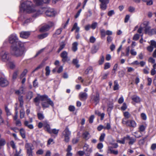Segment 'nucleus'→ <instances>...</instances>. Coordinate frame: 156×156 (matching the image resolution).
<instances>
[{"mask_svg": "<svg viewBox=\"0 0 156 156\" xmlns=\"http://www.w3.org/2000/svg\"><path fill=\"white\" fill-rule=\"evenodd\" d=\"M20 3L21 5L20 7V11H25L29 13H35L32 16L33 18H35L40 14H42L44 11L45 12L46 15L48 16H53L55 15V11L51 9H49L44 11H42V9L41 10L36 11L34 8V5L31 1H21Z\"/></svg>", "mask_w": 156, "mask_h": 156, "instance_id": "1", "label": "nucleus"}, {"mask_svg": "<svg viewBox=\"0 0 156 156\" xmlns=\"http://www.w3.org/2000/svg\"><path fill=\"white\" fill-rule=\"evenodd\" d=\"M17 44L12 45L10 48V53L16 57L21 56L24 52L25 49L23 44L22 42L17 43Z\"/></svg>", "mask_w": 156, "mask_h": 156, "instance_id": "2", "label": "nucleus"}, {"mask_svg": "<svg viewBox=\"0 0 156 156\" xmlns=\"http://www.w3.org/2000/svg\"><path fill=\"white\" fill-rule=\"evenodd\" d=\"M46 101L48 102L52 107L54 106V103L53 101L49 98H48L47 95H38L34 99V101L36 103V105H38L40 101Z\"/></svg>", "mask_w": 156, "mask_h": 156, "instance_id": "3", "label": "nucleus"}, {"mask_svg": "<svg viewBox=\"0 0 156 156\" xmlns=\"http://www.w3.org/2000/svg\"><path fill=\"white\" fill-rule=\"evenodd\" d=\"M71 132L69 130L68 127H66L62 133V137L64 139V141L66 142L69 141Z\"/></svg>", "mask_w": 156, "mask_h": 156, "instance_id": "4", "label": "nucleus"}, {"mask_svg": "<svg viewBox=\"0 0 156 156\" xmlns=\"http://www.w3.org/2000/svg\"><path fill=\"white\" fill-rule=\"evenodd\" d=\"M9 42L10 43L12 44V45L17 44V43L21 42L18 40L16 34H12L9 37Z\"/></svg>", "mask_w": 156, "mask_h": 156, "instance_id": "5", "label": "nucleus"}, {"mask_svg": "<svg viewBox=\"0 0 156 156\" xmlns=\"http://www.w3.org/2000/svg\"><path fill=\"white\" fill-rule=\"evenodd\" d=\"M122 123L128 126L133 128H135L137 126L136 122L134 120H126V119H123Z\"/></svg>", "mask_w": 156, "mask_h": 156, "instance_id": "6", "label": "nucleus"}, {"mask_svg": "<svg viewBox=\"0 0 156 156\" xmlns=\"http://www.w3.org/2000/svg\"><path fill=\"white\" fill-rule=\"evenodd\" d=\"M100 94L97 91L94 94H92L91 96V101L96 105L100 101Z\"/></svg>", "mask_w": 156, "mask_h": 156, "instance_id": "7", "label": "nucleus"}, {"mask_svg": "<svg viewBox=\"0 0 156 156\" xmlns=\"http://www.w3.org/2000/svg\"><path fill=\"white\" fill-rule=\"evenodd\" d=\"M2 59V61L4 62H8L11 58V56L7 52L2 51L0 54Z\"/></svg>", "mask_w": 156, "mask_h": 156, "instance_id": "8", "label": "nucleus"}, {"mask_svg": "<svg viewBox=\"0 0 156 156\" xmlns=\"http://www.w3.org/2000/svg\"><path fill=\"white\" fill-rule=\"evenodd\" d=\"M54 25V23L52 22L49 23L48 24L42 26L40 29V31L41 32H43L47 31L49 30L50 28L52 27Z\"/></svg>", "mask_w": 156, "mask_h": 156, "instance_id": "9", "label": "nucleus"}, {"mask_svg": "<svg viewBox=\"0 0 156 156\" xmlns=\"http://www.w3.org/2000/svg\"><path fill=\"white\" fill-rule=\"evenodd\" d=\"M101 2L100 8L103 10H105L107 8V4L109 3V0H99Z\"/></svg>", "mask_w": 156, "mask_h": 156, "instance_id": "10", "label": "nucleus"}, {"mask_svg": "<svg viewBox=\"0 0 156 156\" xmlns=\"http://www.w3.org/2000/svg\"><path fill=\"white\" fill-rule=\"evenodd\" d=\"M9 84V82L5 78H0V86L2 87L7 86Z\"/></svg>", "mask_w": 156, "mask_h": 156, "instance_id": "11", "label": "nucleus"}, {"mask_svg": "<svg viewBox=\"0 0 156 156\" xmlns=\"http://www.w3.org/2000/svg\"><path fill=\"white\" fill-rule=\"evenodd\" d=\"M67 55L68 53L67 52L65 51H63L61 53V57L62 58V61L63 62H65L69 60Z\"/></svg>", "mask_w": 156, "mask_h": 156, "instance_id": "12", "label": "nucleus"}, {"mask_svg": "<svg viewBox=\"0 0 156 156\" xmlns=\"http://www.w3.org/2000/svg\"><path fill=\"white\" fill-rule=\"evenodd\" d=\"M49 0H34V3L36 5L39 6L44 4H47L49 2Z\"/></svg>", "mask_w": 156, "mask_h": 156, "instance_id": "13", "label": "nucleus"}, {"mask_svg": "<svg viewBox=\"0 0 156 156\" xmlns=\"http://www.w3.org/2000/svg\"><path fill=\"white\" fill-rule=\"evenodd\" d=\"M149 22H144L143 24L145 28V34H150V27L148 26Z\"/></svg>", "mask_w": 156, "mask_h": 156, "instance_id": "14", "label": "nucleus"}, {"mask_svg": "<svg viewBox=\"0 0 156 156\" xmlns=\"http://www.w3.org/2000/svg\"><path fill=\"white\" fill-rule=\"evenodd\" d=\"M79 98L81 101H85L87 98V94L83 92H81L79 94Z\"/></svg>", "mask_w": 156, "mask_h": 156, "instance_id": "15", "label": "nucleus"}, {"mask_svg": "<svg viewBox=\"0 0 156 156\" xmlns=\"http://www.w3.org/2000/svg\"><path fill=\"white\" fill-rule=\"evenodd\" d=\"M30 34L29 32L22 31L20 33V37L23 38H27L29 37Z\"/></svg>", "mask_w": 156, "mask_h": 156, "instance_id": "16", "label": "nucleus"}, {"mask_svg": "<svg viewBox=\"0 0 156 156\" xmlns=\"http://www.w3.org/2000/svg\"><path fill=\"white\" fill-rule=\"evenodd\" d=\"M83 150L85 151V153L87 154H88L90 153L92 151V150L89 148V145L87 144H85L83 147Z\"/></svg>", "mask_w": 156, "mask_h": 156, "instance_id": "17", "label": "nucleus"}, {"mask_svg": "<svg viewBox=\"0 0 156 156\" xmlns=\"http://www.w3.org/2000/svg\"><path fill=\"white\" fill-rule=\"evenodd\" d=\"M25 147L27 150V151H32L34 149L33 145L30 143H26L25 145Z\"/></svg>", "mask_w": 156, "mask_h": 156, "instance_id": "18", "label": "nucleus"}, {"mask_svg": "<svg viewBox=\"0 0 156 156\" xmlns=\"http://www.w3.org/2000/svg\"><path fill=\"white\" fill-rule=\"evenodd\" d=\"M82 137L83 139L87 140L90 138V136L88 132L85 131L83 133Z\"/></svg>", "mask_w": 156, "mask_h": 156, "instance_id": "19", "label": "nucleus"}, {"mask_svg": "<svg viewBox=\"0 0 156 156\" xmlns=\"http://www.w3.org/2000/svg\"><path fill=\"white\" fill-rule=\"evenodd\" d=\"M127 140H129V145H132L135 142L136 139L132 137H131L128 135L126 136Z\"/></svg>", "mask_w": 156, "mask_h": 156, "instance_id": "20", "label": "nucleus"}, {"mask_svg": "<svg viewBox=\"0 0 156 156\" xmlns=\"http://www.w3.org/2000/svg\"><path fill=\"white\" fill-rule=\"evenodd\" d=\"M132 100L134 102L138 103L140 101V98L138 96L134 95L132 97Z\"/></svg>", "mask_w": 156, "mask_h": 156, "instance_id": "21", "label": "nucleus"}, {"mask_svg": "<svg viewBox=\"0 0 156 156\" xmlns=\"http://www.w3.org/2000/svg\"><path fill=\"white\" fill-rule=\"evenodd\" d=\"M29 123V122L28 121L25 120L24 122V125L30 129H33L34 128L33 125L32 124H30Z\"/></svg>", "mask_w": 156, "mask_h": 156, "instance_id": "22", "label": "nucleus"}, {"mask_svg": "<svg viewBox=\"0 0 156 156\" xmlns=\"http://www.w3.org/2000/svg\"><path fill=\"white\" fill-rule=\"evenodd\" d=\"M74 30H76V32L78 33L80 30V27L78 26L77 23H75L71 30V31H73Z\"/></svg>", "mask_w": 156, "mask_h": 156, "instance_id": "23", "label": "nucleus"}, {"mask_svg": "<svg viewBox=\"0 0 156 156\" xmlns=\"http://www.w3.org/2000/svg\"><path fill=\"white\" fill-rule=\"evenodd\" d=\"M33 93L31 91H29L27 93L26 99L28 100H30L33 97Z\"/></svg>", "mask_w": 156, "mask_h": 156, "instance_id": "24", "label": "nucleus"}, {"mask_svg": "<svg viewBox=\"0 0 156 156\" xmlns=\"http://www.w3.org/2000/svg\"><path fill=\"white\" fill-rule=\"evenodd\" d=\"M43 126L44 127V128L46 129L48 132L49 133L51 132V129H50V125L47 122L44 123Z\"/></svg>", "mask_w": 156, "mask_h": 156, "instance_id": "25", "label": "nucleus"}, {"mask_svg": "<svg viewBox=\"0 0 156 156\" xmlns=\"http://www.w3.org/2000/svg\"><path fill=\"white\" fill-rule=\"evenodd\" d=\"M78 43L77 42H75L72 44V50L74 51L75 52L77 50V46Z\"/></svg>", "mask_w": 156, "mask_h": 156, "instance_id": "26", "label": "nucleus"}, {"mask_svg": "<svg viewBox=\"0 0 156 156\" xmlns=\"http://www.w3.org/2000/svg\"><path fill=\"white\" fill-rule=\"evenodd\" d=\"M41 104L43 108H46L49 107V105H51L49 103L46 101H43Z\"/></svg>", "mask_w": 156, "mask_h": 156, "instance_id": "27", "label": "nucleus"}, {"mask_svg": "<svg viewBox=\"0 0 156 156\" xmlns=\"http://www.w3.org/2000/svg\"><path fill=\"white\" fill-rule=\"evenodd\" d=\"M25 112L24 110V108H21L20 111V117L22 119L24 117Z\"/></svg>", "mask_w": 156, "mask_h": 156, "instance_id": "28", "label": "nucleus"}, {"mask_svg": "<svg viewBox=\"0 0 156 156\" xmlns=\"http://www.w3.org/2000/svg\"><path fill=\"white\" fill-rule=\"evenodd\" d=\"M6 143L5 139L4 138H0V149L1 147L4 146Z\"/></svg>", "mask_w": 156, "mask_h": 156, "instance_id": "29", "label": "nucleus"}, {"mask_svg": "<svg viewBox=\"0 0 156 156\" xmlns=\"http://www.w3.org/2000/svg\"><path fill=\"white\" fill-rule=\"evenodd\" d=\"M48 34L47 33H44L38 35V37L40 39H43L46 37L48 35Z\"/></svg>", "mask_w": 156, "mask_h": 156, "instance_id": "30", "label": "nucleus"}, {"mask_svg": "<svg viewBox=\"0 0 156 156\" xmlns=\"http://www.w3.org/2000/svg\"><path fill=\"white\" fill-rule=\"evenodd\" d=\"M105 31L103 29H101L100 30V32L101 35V38H104L105 37L106 34Z\"/></svg>", "mask_w": 156, "mask_h": 156, "instance_id": "31", "label": "nucleus"}, {"mask_svg": "<svg viewBox=\"0 0 156 156\" xmlns=\"http://www.w3.org/2000/svg\"><path fill=\"white\" fill-rule=\"evenodd\" d=\"M92 68L91 67H88L85 71V73L86 74H87L90 73H91L92 71Z\"/></svg>", "mask_w": 156, "mask_h": 156, "instance_id": "32", "label": "nucleus"}, {"mask_svg": "<svg viewBox=\"0 0 156 156\" xmlns=\"http://www.w3.org/2000/svg\"><path fill=\"white\" fill-rule=\"evenodd\" d=\"M34 20V19L31 18H30L29 19H27L26 20H25L24 22H23V24H27L30 22H32Z\"/></svg>", "mask_w": 156, "mask_h": 156, "instance_id": "33", "label": "nucleus"}, {"mask_svg": "<svg viewBox=\"0 0 156 156\" xmlns=\"http://www.w3.org/2000/svg\"><path fill=\"white\" fill-rule=\"evenodd\" d=\"M25 131L23 129H21L20 130V133L22 137L24 138L25 137Z\"/></svg>", "mask_w": 156, "mask_h": 156, "instance_id": "34", "label": "nucleus"}, {"mask_svg": "<svg viewBox=\"0 0 156 156\" xmlns=\"http://www.w3.org/2000/svg\"><path fill=\"white\" fill-rule=\"evenodd\" d=\"M38 119L40 120H42L44 119V115L41 113H38L37 114Z\"/></svg>", "mask_w": 156, "mask_h": 156, "instance_id": "35", "label": "nucleus"}, {"mask_svg": "<svg viewBox=\"0 0 156 156\" xmlns=\"http://www.w3.org/2000/svg\"><path fill=\"white\" fill-rule=\"evenodd\" d=\"M8 62V65L11 69H13L15 67V65L13 62H11L10 61H9Z\"/></svg>", "mask_w": 156, "mask_h": 156, "instance_id": "36", "label": "nucleus"}, {"mask_svg": "<svg viewBox=\"0 0 156 156\" xmlns=\"http://www.w3.org/2000/svg\"><path fill=\"white\" fill-rule=\"evenodd\" d=\"M45 70L46 71V76H48L49 75L50 72V70L49 67V66H47L46 67Z\"/></svg>", "mask_w": 156, "mask_h": 156, "instance_id": "37", "label": "nucleus"}, {"mask_svg": "<svg viewBox=\"0 0 156 156\" xmlns=\"http://www.w3.org/2000/svg\"><path fill=\"white\" fill-rule=\"evenodd\" d=\"M73 63L76 66L77 68H78L80 67V65L78 64V61L76 59H74L73 61Z\"/></svg>", "mask_w": 156, "mask_h": 156, "instance_id": "38", "label": "nucleus"}, {"mask_svg": "<svg viewBox=\"0 0 156 156\" xmlns=\"http://www.w3.org/2000/svg\"><path fill=\"white\" fill-rule=\"evenodd\" d=\"M65 46V44L63 42L61 43L60 44V46L58 50V52H59L62 50Z\"/></svg>", "mask_w": 156, "mask_h": 156, "instance_id": "39", "label": "nucleus"}, {"mask_svg": "<svg viewBox=\"0 0 156 156\" xmlns=\"http://www.w3.org/2000/svg\"><path fill=\"white\" fill-rule=\"evenodd\" d=\"M145 129V127L143 125H141L139 128V131L140 132H143L144 131Z\"/></svg>", "mask_w": 156, "mask_h": 156, "instance_id": "40", "label": "nucleus"}, {"mask_svg": "<svg viewBox=\"0 0 156 156\" xmlns=\"http://www.w3.org/2000/svg\"><path fill=\"white\" fill-rule=\"evenodd\" d=\"M5 109L6 114L7 116L10 115H11V113L10 111V110L8 108L7 106H5Z\"/></svg>", "mask_w": 156, "mask_h": 156, "instance_id": "41", "label": "nucleus"}, {"mask_svg": "<svg viewBox=\"0 0 156 156\" xmlns=\"http://www.w3.org/2000/svg\"><path fill=\"white\" fill-rule=\"evenodd\" d=\"M59 131V129H54L52 130L51 129V132H50L49 133H52L54 134L57 135Z\"/></svg>", "mask_w": 156, "mask_h": 156, "instance_id": "42", "label": "nucleus"}, {"mask_svg": "<svg viewBox=\"0 0 156 156\" xmlns=\"http://www.w3.org/2000/svg\"><path fill=\"white\" fill-rule=\"evenodd\" d=\"M124 115L126 119H129L131 117V115L128 112H126L124 113Z\"/></svg>", "mask_w": 156, "mask_h": 156, "instance_id": "43", "label": "nucleus"}, {"mask_svg": "<svg viewBox=\"0 0 156 156\" xmlns=\"http://www.w3.org/2000/svg\"><path fill=\"white\" fill-rule=\"evenodd\" d=\"M108 108L107 111H110L113 108V104L112 102H110L108 104Z\"/></svg>", "mask_w": 156, "mask_h": 156, "instance_id": "44", "label": "nucleus"}, {"mask_svg": "<svg viewBox=\"0 0 156 156\" xmlns=\"http://www.w3.org/2000/svg\"><path fill=\"white\" fill-rule=\"evenodd\" d=\"M127 140L126 136L124 137L121 140H118L117 142L122 144H124L125 143V140Z\"/></svg>", "mask_w": 156, "mask_h": 156, "instance_id": "45", "label": "nucleus"}, {"mask_svg": "<svg viewBox=\"0 0 156 156\" xmlns=\"http://www.w3.org/2000/svg\"><path fill=\"white\" fill-rule=\"evenodd\" d=\"M27 72V70L26 69H24V70H23V72L20 76V78H23L24 76L26 75Z\"/></svg>", "mask_w": 156, "mask_h": 156, "instance_id": "46", "label": "nucleus"}, {"mask_svg": "<svg viewBox=\"0 0 156 156\" xmlns=\"http://www.w3.org/2000/svg\"><path fill=\"white\" fill-rule=\"evenodd\" d=\"M109 150L110 151L111 153L113 154H118L117 151H115L112 150L111 147H109Z\"/></svg>", "mask_w": 156, "mask_h": 156, "instance_id": "47", "label": "nucleus"}, {"mask_svg": "<svg viewBox=\"0 0 156 156\" xmlns=\"http://www.w3.org/2000/svg\"><path fill=\"white\" fill-rule=\"evenodd\" d=\"M21 151V150L20 148L19 149V151H18L17 150H16V153L14 156H23V155L20 154Z\"/></svg>", "mask_w": 156, "mask_h": 156, "instance_id": "48", "label": "nucleus"}, {"mask_svg": "<svg viewBox=\"0 0 156 156\" xmlns=\"http://www.w3.org/2000/svg\"><path fill=\"white\" fill-rule=\"evenodd\" d=\"M140 37L139 34H136L134 35L133 37V40L134 41H137L139 39Z\"/></svg>", "mask_w": 156, "mask_h": 156, "instance_id": "49", "label": "nucleus"}, {"mask_svg": "<svg viewBox=\"0 0 156 156\" xmlns=\"http://www.w3.org/2000/svg\"><path fill=\"white\" fill-rule=\"evenodd\" d=\"M98 23L97 22L93 23L91 26V28L93 30L95 29L97 26Z\"/></svg>", "mask_w": 156, "mask_h": 156, "instance_id": "50", "label": "nucleus"}, {"mask_svg": "<svg viewBox=\"0 0 156 156\" xmlns=\"http://www.w3.org/2000/svg\"><path fill=\"white\" fill-rule=\"evenodd\" d=\"M18 74V71H15L13 74L12 79L14 80L16 79L17 78Z\"/></svg>", "mask_w": 156, "mask_h": 156, "instance_id": "51", "label": "nucleus"}, {"mask_svg": "<svg viewBox=\"0 0 156 156\" xmlns=\"http://www.w3.org/2000/svg\"><path fill=\"white\" fill-rule=\"evenodd\" d=\"M125 75V73L123 71H121L118 73V76L120 77H123Z\"/></svg>", "mask_w": 156, "mask_h": 156, "instance_id": "52", "label": "nucleus"}, {"mask_svg": "<svg viewBox=\"0 0 156 156\" xmlns=\"http://www.w3.org/2000/svg\"><path fill=\"white\" fill-rule=\"evenodd\" d=\"M118 67V64H115L114 66L112 73H115V72L116 71Z\"/></svg>", "mask_w": 156, "mask_h": 156, "instance_id": "53", "label": "nucleus"}, {"mask_svg": "<svg viewBox=\"0 0 156 156\" xmlns=\"http://www.w3.org/2000/svg\"><path fill=\"white\" fill-rule=\"evenodd\" d=\"M105 136V134L104 133L101 134L99 138L100 140L101 141H103Z\"/></svg>", "mask_w": 156, "mask_h": 156, "instance_id": "54", "label": "nucleus"}, {"mask_svg": "<svg viewBox=\"0 0 156 156\" xmlns=\"http://www.w3.org/2000/svg\"><path fill=\"white\" fill-rule=\"evenodd\" d=\"M104 56H102L100 59L99 61V64L100 65H101L103 63L104 61Z\"/></svg>", "mask_w": 156, "mask_h": 156, "instance_id": "55", "label": "nucleus"}, {"mask_svg": "<svg viewBox=\"0 0 156 156\" xmlns=\"http://www.w3.org/2000/svg\"><path fill=\"white\" fill-rule=\"evenodd\" d=\"M75 108L73 105H70L69 107V110L70 112H73L75 110Z\"/></svg>", "mask_w": 156, "mask_h": 156, "instance_id": "56", "label": "nucleus"}, {"mask_svg": "<svg viewBox=\"0 0 156 156\" xmlns=\"http://www.w3.org/2000/svg\"><path fill=\"white\" fill-rule=\"evenodd\" d=\"M111 126L110 123H106V126H104V129H105L109 130L111 129Z\"/></svg>", "mask_w": 156, "mask_h": 156, "instance_id": "57", "label": "nucleus"}, {"mask_svg": "<svg viewBox=\"0 0 156 156\" xmlns=\"http://www.w3.org/2000/svg\"><path fill=\"white\" fill-rule=\"evenodd\" d=\"M147 49L148 51L150 52H151L153 50V46L151 45L147 47Z\"/></svg>", "mask_w": 156, "mask_h": 156, "instance_id": "58", "label": "nucleus"}, {"mask_svg": "<svg viewBox=\"0 0 156 156\" xmlns=\"http://www.w3.org/2000/svg\"><path fill=\"white\" fill-rule=\"evenodd\" d=\"M33 86L34 87H37L38 86V83L37 82V80L35 79L33 82Z\"/></svg>", "mask_w": 156, "mask_h": 156, "instance_id": "59", "label": "nucleus"}, {"mask_svg": "<svg viewBox=\"0 0 156 156\" xmlns=\"http://www.w3.org/2000/svg\"><path fill=\"white\" fill-rule=\"evenodd\" d=\"M115 13L114 10H111L109 11L108 13V15L109 16H111L112 15L114 14Z\"/></svg>", "mask_w": 156, "mask_h": 156, "instance_id": "60", "label": "nucleus"}, {"mask_svg": "<svg viewBox=\"0 0 156 156\" xmlns=\"http://www.w3.org/2000/svg\"><path fill=\"white\" fill-rule=\"evenodd\" d=\"M130 53L131 54L134 56H135L137 54L136 52L135 51L134 49H132L130 51Z\"/></svg>", "mask_w": 156, "mask_h": 156, "instance_id": "61", "label": "nucleus"}, {"mask_svg": "<svg viewBox=\"0 0 156 156\" xmlns=\"http://www.w3.org/2000/svg\"><path fill=\"white\" fill-rule=\"evenodd\" d=\"M127 106L126 103H124L122 106L121 107V109L122 111H124L127 108Z\"/></svg>", "mask_w": 156, "mask_h": 156, "instance_id": "62", "label": "nucleus"}, {"mask_svg": "<svg viewBox=\"0 0 156 156\" xmlns=\"http://www.w3.org/2000/svg\"><path fill=\"white\" fill-rule=\"evenodd\" d=\"M110 67V65L109 63L107 62L105 64L104 69H107L109 68Z\"/></svg>", "mask_w": 156, "mask_h": 156, "instance_id": "63", "label": "nucleus"}, {"mask_svg": "<svg viewBox=\"0 0 156 156\" xmlns=\"http://www.w3.org/2000/svg\"><path fill=\"white\" fill-rule=\"evenodd\" d=\"M151 45L156 48V41L153 40L151 41Z\"/></svg>", "mask_w": 156, "mask_h": 156, "instance_id": "64", "label": "nucleus"}]
</instances>
